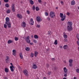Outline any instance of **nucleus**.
I'll list each match as a JSON object with an SVG mask.
<instances>
[{
	"mask_svg": "<svg viewBox=\"0 0 79 79\" xmlns=\"http://www.w3.org/2000/svg\"><path fill=\"white\" fill-rule=\"evenodd\" d=\"M10 21V19L8 17H6V21L5 23V24H6L7 25V26L8 28H10L11 27V23L9 22Z\"/></svg>",
	"mask_w": 79,
	"mask_h": 79,
	"instance_id": "obj_1",
	"label": "nucleus"
},
{
	"mask_svg": "<svg viewBox=\"0 0 79 79\" xmlns=\"http://www.w3.org/2000/svg\"><path fill=\"white\" fill-rule=\"evenodd\" d=\"M60 16L61 19V20L63 21L66 18V15L63 16V14L60 13Z\"/></svg>",
	"mask_w": 79,
	"mask_h": 79,
	"instance_id": "obj_2",
	"label": "nucleus"
},
{
	"mask_svg": "<svg viewBox=\"0 0 79 79\" xmlns=\"http://www.w3.org/2000/svg\"><path fill=\"white\" fill-rule=\"evenodd\" d=\"M67 29L68 31H72V30H73L72 26H68L67 27Z\"/></svg>",
	"mask_w": 79,
	"mask_h": 79,
	"instance_id": "obj_3",
	"label": "nucleus"
},
{
	"mask_svg": "<svg viewBox=\"0 0 79 79\" xmlns=\"http://www.w3.org/2000/svg\"><path fill=\"white\" fill-rule=\"evenodd\" d=\"M54 14V13H53V12H51L50 14V16H51V18H55V15H53Z\"/></svg>",
	"mask_w": 79,
	"mask_h": 79,
	"instance_id": "obj_4",
	"label": "nucleus"
},
{
	"mask_svg": "<svg viewBox=\"0 0 79 79\" xmlns=\"http://www.w3.org/2000/svg\"><path fill=\"white\" fill-rule=\"evenodd\" d=\"M23 73H24L25 76H28V74H29L28 73L27 70H25L23 71Z\"/></svg>",
	"mask_w": 79,
	"mask_h": 79,
	"instance_id": "obj_5",
	"label": "nucleus"
},
{
	"mask_svg": "<svg viewBox=\"0 0 79 79\" xmlns=\"http://www.w3.org/2000/svg\"><path fill=\"white\" fill-rule=\"evenodd\" d=\"M36 19L37 21L39 23V22H40V19H41L40 16H37L36 18Z\"/></svg>",
	"mask_w": 79,
	"mask_h": 79,
	"instance_id": "obj_6",
	"label": "nucleus"
},
{
	"mask_svg": "<svg viewBox=\"0 0 79 79\" xmlns=\"http://www.w3.org/2000/svg\"><path fill=\"white\" fill-rule=\"evenodd\" d=\"M30 25H33L34 24V21H33V19H30Z\"/></svg>",
	"mask_w": 79,
	"mask_h": 79,
	"instance_id": "obj_7",
	"label": "nucleus"
},
{
	"mask_svg": "<svg viewBox=\"0 0 79 79\" xmlns=\"http://www.w3.org/2000/svg\"><path fill=\"white\" fill-rule=\"evenodd\" d=\"M22 26L23 27H25L26 26V23L24 22H23L22 24Z\"/></svg>",
	"mask_w": 79,
	"mask_h": 79,
	"instance_id": "obj_8",
	"label": "nucleus"
},
{
	"mask_svg": "<svg viewBox=\"0 0 79 79\" xmlns=\"http://www.w3.org/2000/svg\"><path fill=\"white\" fill-rule=\"evenodd\" d=\"M11 10L13 12L15 11V7L14 5H13L11 6Z\"/></svg>",
	"mask_w": 79,
	"mask_h": 79,
	"instance_id": "obj_9",
	"label": "nucleus"
},
{
	"mask_svg": "<svg viewBox=\"0 0 79 79\" xmlns=\"http://www.w3.org/2000/svg\"><path fill=\"white\" fill-rule=\"evenodd\" d=\"M30 39V37L29 36L25 37V40L26 41L27 43H29V42H28L27 41V40H29Z\"/></svg>",
	"mask_w": 79,
	"mask_h": 79,
	"instance_id": "obj_10",
	"label": "nucleus"
},
{
	"mask_svg": "<svg viewBox=\"0 0 79 79\" xmlns=\"http://www.w3.org/2000/svg\"><path fill=\"white\" fill-rule=\"evenodd\" d=\"M10 68L12 72H13V71H14V69H13L15 68V67L14 66H12V67H10Z\"/></svg>",
	"mask_w": 79,
	"mask_h": 79,
	"instance_id": "obj_11",
	"label": "nucleus"
},
{
	"mask_svg": "<svg viewBox=\"0 0 79 79\" xmlns=\"http://www.w3.org/2000/svg\"><path fill=\"white\" fill-rule=\"evenodd\" d=\"M68 24L69 26H72V25L73 24V23H72V22H68Z\"/></svg>",
	"mask_w": 79,
	"mask_h": 79,
	"instance_id": "obj_12",
	"label": "nucleus"
},
{
	"mask_svg": "<svg viewBox=\"0 0 79 79\" xmlns=\"http://www.w3.org/2000/svg\"><path fill=\"white\" fill-rule=\"evenodd\" d=\"M64 72L65 73H66L68 72V69H66V67H64Z\"/></svg>",
	"mask_w": 79,
	"mask_h": 79,
	"instance_id": "obj_13",
	"label": "nucleus"
},
{
	"mask_svg": "<svg viewBox=\"0 0 79 79\" xmlns=\"http://www.w3.org/2000/svg\"><path fill=\"white\" fill-rule=\"evenodd\" d=\"M17 16L18 18H22V15L19 14H17Z\"/></svg>",
	"mask_w": 79,
	"mask_h": 79,
	"instance_id": "obj_14",
	"label": "nucleus"
},
{
	"mask_svg": "<svg viewBox=\"0 0 79 79\" xmlns=\"http://www.w3.org/2000/svg\"><path fill=\"white\" fill-rule=\"evenodd\" d=\"M33 69H36V68H37V65L35 64H33Z\"/></svg>",
	"mask_w": 79,
	"mask_h": 79,
	"instance_id": "obj_15",
	"label": "nucleus"
},
{
	"mask_svg": "<svg viewBox=\"0 0 79 79\" xmlns=\"http://www.w3.org/2000/svg\"><path fill=\"white\" fill-rule=\"evenodd\" d=\"M75 4V2H74V0H73L71 1V5H74Z\"/></svg>",
	"mask_w": 79,
	"mask_h": 79,
	"instance_id": "obj_16",
	"label": "nucleus"
},
{
	"mask_svg": "<svg viewBox=\"0 0 79 79\" xmlns=\"http://www.w3.org/2000/svg\"><path fill=\"white\" fill-rule=\"evenodd\" d=\"M52 70H56L57 69V67H56V66H54V67H52Z\"/></svg>",
	"mask_w": 79,
	"mask_h": 79,
	"instance_id": "obj_17",
	"label": "nucleus"
},
{
	"mask_svg": "<svg viewBox=\"0 0 79 79\" xmlns=\"http://www.w3.org/2000/svg\"><path fill=\"white\" fill-rule=\"evenodd\" d=\"M13 40H9L8 41V44H11V43H13Z\"/></svg>",
	"mask_w": 79,
	"mask_h": 79,
	"instance_id": "obj_18",
	"label": "nucleus"
},
{
	"mask_svg": "<svg viewBox=\"0 0 79 79\" xmlns=\"http://www.w3.org/2000/svg\"><path fill=\"white\" fill-rule=\"evenodd\" d=\"M63 47L64 50H66V49L68 48V45H64Z\"/></svg>",
	"mask_w": 79,
	"mask_h": 79,
	"instance_id": "obj_19",
	"label": "nucleus"
},
{
	"mask_svg": "<svg viewBox=\"0 0 79 79\" xmlns=\"http://www.w3.org/2000/svg\"><path fill=\"white\" fill-rule=\"evenodd\" d=\"M19 55H20V57L21 59H23V54H22V53H20L19 54Z\"/></svg>",
	"mask_w": 79,
	"mask_h": 79,
	"instance_id": "obj_20",
	"label": "nucleus"
},
{
	"mask_svg": "<svg viewBox=\"0 0 79 79\" xmlns=\"http://www.w3.org/2000/svg\"><path fill=\"white\" fill-rule=\"evenodd\" d=\"M4 70L6 73H8V68H5Z\"/></svg>",
	"mask_w": 79,
	"mask_h": 79,
	"instance_id": "obj_21",
	"label": "nucleus"
},
{
	"mask_svg": "<svg viewBox=\"0 0 79 79\" xmlns=\"http://www.w3.org/2000/svg\"><path fill=\"white\" fill-rule=\"evenodd\" d=\"M38 54V52H35L34 55L35 57H36L37 56V55Z\"/></svg>",
	"mask_w": 79,
	"mask_h": 79,
	"instance_id": "obj_22",
	"label": "nucleus"
},
{
	"mask_svg": "<svg viewBox=\"0 0 79 79\" xmlns=\"http://www.w3.org/2000/svg\"><path fill=\"white\" fill-rule=\"evenodd\" d=\"M25 50L26 51H29L30 50V48L28 47H26L25 48Z\"/></svg>",
	"mask_w": 79,
	"mask_h": 79,
	"instance_id": "obj_23",
	"label": "nucleus"
},
{
	"mask_svg": "<svg viewBox=\"0 0 79 79\" xmlns=\"http://www.w3.org/2000/svg\"><path fill=\"white\" fill-rule=\"evenodd\" d=\"M54 44L55 45H57V44H58V41L57 40H55Z\"/></svg>",
	"mask_w": 79,
	"mask_h": 79,
	"instance_id": "obj_24",
	"label": "nucleus"
},
{
	"mask_svg": "<svg viewBox=\"0 0 79 79\" xmlns=\"http://www.w3.org/2000/svg\"><path fill=\"white\" fill-rule=\"evenodd\" d=\"M34 38H35V39H38V38H39V37L37 35H35L34 36Z\"/></svg>",
	"mask_w": 79,
	"mask_h": 79,
	"instance_id": "obj_25",
	"label": "nucleus"
},
{
	"mask_svg": "<svg viewBox=\"0 0 79 79\" xmlns=\"http://www.w3.org/2000/svg\"><path fill=\"white\" fill-rule=\"evenodd\" d=\"M30 2L31 5H33L34 4V1H30Z\"/></svg>",
	"mask_w": 79,
	"mask_h": 79,
	"instance_id": "obj_26",
	"label": "nucleus"
},
{
	"mask_svg": "<svg viewBox=\"0 0 79 79\" xmlns=\"http://www.w3.org/2000/svg\"><path fill=\"white\" fill-rule=\"evenodd\" d=\"M73 60L72 59H70L69 60V63H73Z\"/></svg>",
	"mask_w": 79,
	"mask_h": 79,
	"instance_id": "obj_27",
	"label": "nucleus"
},
{
	"mask_svg": "<svg viewBox=\"0 0 79 79\" xmlns=\"http://www.w3.org/2000/svg\"><path fill=\"white\" fill-rule=\"evenodd\" d=\"M5 6L6 7H7V8L9 7V5L8 3L6 4Z\"/></svg>",
	"mask_w": 79,
	"mask_h": 79,
	"instance_id": "obj_28",
	"label": "nucleus"
},
{
	"mask_svg": "<svg viewBox=\"0 0 79 79\" xmlns=\"http://www.w3.org/2000/svg\"><path fill=\"white\" fill-rule=\"evenodd\" d=\"M10 13V9H9L6 10L7 13Z\"/></svg>",
	"mask_w": 79,
	"mask_h": 79,
	"instance_id": "obj_29",
	"label": "nucleus"
},
{
	"mask_svg": "<svg viewBox=\"0 0 79 79\" xmlns=\"http://www.w3.org/2000/svg\"><path fill=\"white\" fill-rule=\"evenodd\" d=\"M30 56L31 57H33L34 56V53H31V54L30 55Z\"/></svg>",
	"mask_w": 79,
	"mask_h": 79,
	"instance_id": "obj_30",
	"label": "nucleus"
},
{
	"mask_svg": "<svg viewBox=\"0 0 79 79\" xmlns=\"http://www.w3.org/2000/svg\"><path fill=\"white\" fill-rule=\"evenodd\" d=\"M77 37L78 40L79 41V35L78 34H77Z\"/></svg>",
	"mask_w": 79,
	"mask_h": 79,
	"instance_id": "obj_31",
	"label": "nucleus"
},
{
	"mask_svg": "<svg viewBox=\"0 0 79 79\" xmlns=\"http://www.w3.org/2000/svg\"><path fill=\"white\" fill-rule=\"evenodd\" d=\"M15 39L16 41H17V40H18V38L15 37Z\"/></svg>",
	"mask_w": 79,
	"mask_h": 79,
	"instance_id": "obj_32",
	"label": "nucleus"
},
{
	"mask_svg": "<svg viewBox=\"0 0 79 79\" xmlns=\"http://www.w3.org/2000/svg\"><path fill=\"white\" fill-rule=\"evenodd\" d=\"M6 62L7 63V62H8V60H9V58H8V56H6Z\"/></svg>",
	"mask_w": 79,
	"mask_h": 79,
	"instance_id": "obj_33",
	"label": "nucleus"
},
{
	"mask_svg": "<svg viewBox=\"0 0 79 79\" xmlns=\"http://www.w3.org/2000/svg\"><path fill=\"white\" fill-rule=\"evenodd\" d=\"M35 10L36 11H39V7H36L35 8Z\"/></svg>",
	"mask_w": 79,
	"mask_h": 79,
	"instance_id": "obj_34",
	"label": "nucleus"
},
{
	"mask_svg": "<svg viewBox=\"0 0 79 79\" xmlns=\"http://www.w3.org/2000/svg\"><path fill=\"white\" fill-rule=\"evenodd\" d=\"M67 35H64V37L65 39H66V38H67Z\"/></svg>",
	"mask_w": 79,
	"mask_h": 79,
	"instance_id": "obj_35",
	"label": "nucleus"
},
{
	"mask_svg": "<svg viewBox=\"0 0 79 79\" xmlns=\"http://www.w3.org/2000/svg\"><path fill=\"white\" fill-rule=\"evenodd\" d=\"M76 72L77 73H79V69H77L76 70Z\"/></svg>",
	"mask_w": 79,
	"mask_h": 79,
	"instance_id": "obj_36",
	"label": "nucleus"
},
{
	"mask_svg": "<svg viewBox=\"0 0 79 79\" xmlns=\"http://www.w3.org/2000/svg\"><path fill=\"white\" fill-rule=\"evenodd\" d=\"M4 27L5 28H6V27H7V25H6V24H4Z\"/></svg>",
	"mask_w": 79,
	"mask_h": 79,
	"instance_id": "obj_37",
	"label": "nucleus"
},
{
	"mask_svg": "<svg viewBox=\"0 0 79 79\" xmlns=\"http://www.w3.org/2000/svg\"><path fill=\"white\" fill-rule=\"evenodd\" d=\"M46 67L47 68H48L49 67V64H46Z\"/></svg>",
	"mask_w": 79,
	"mask_h": 79,
	"instance_id": "obj_38",
	"label": "nucleus"
},
{
	"mask_svg": "<svg viewBox=\"0 0 79 79\" xmlns=\"http://www.w3.org/2000/svg\"><path fill=\"white\" fill-rule=\"evenodd\" d=\"M51 73H52V72H48L47 73V74L48 75H50V74H51Z\"/></svg>",
	"mask_w": 79,
	"mask_h": 79,
	"instance_id": "obj_39",
	"label": "nucleus"
},
{
	"mask_svg": "<svg viewBox=\"0 0 79 79\" xmlns=\"http://www.w3.org/2000/svg\"><path fill=\"white\" fill-rule=\"evenodd\" d=\"M4 1L5 3H7L8 2V0H4Z\"/></svg>",
	"mask_w": 79,
	"mask_h": 79,
	"instance_id": "obj_40",
	"label": "nucleus"
},
{
	"mask_svg": "<svg viewBox=\"0 0 79 79\" xmlns=\"http://www.w3.org/2000/svg\"><path fill=\"white\" fill-rule=\"evenodd\" d=\"M69 65L70 67H72V63H69Z\"/></svg>",
	"mask_w": 79,
	"mask_h": 79,
	"instance_id": "obj_41",
	"label": "nucleus"
},
{
	"mask_svg": "<svg viewBox=\"0 0 79 79\" xmlns=\"http://www.w3.org/2000/svg\"><path fill=\"white\" fill-rule=\"evenodd\" d=\"M27 14H28V15H29V14H30V11H29V10H27Z\"/></svg>",
	"mask_w": 79,
	"mask_h": 79,
	"instance_id": "obj_42",
	"label": "nucleus"
},
{
	"mask_svg": "<svg viewBox=\"0 0 79 79\" xmlns=\"http://www.w3.org/2000/svg\"><path fill=\"white\" fill-rule=\"evenodd\" d=\"M13 54L14 56H16V52H13Z\"/></svg>",
	"mask_w": 79,
	"mask_h": 79,
	"instance_id": "obj_43",
	"label": "nucleus"
},
{
	"mask_svg": "<svg viewBox=\"0 0 79 79\" xmlns=\"http://www.w3.org/2000/svg\"><path fill=\"white\" fill-rule=\"evenodd\" d=\"M45 16H48V13L47 12L45 13Z\"/></svg>",
	"mask_w": 79,
	"mask_h": 79,
	"instance_id": "obj_44",
	"label": "nucleus"
},
{
	"mask_svg": "<svg viewBox=\"0 0 79 79\" xmlns=\"http://www.w3.org/2000/svg\"><path fill=\"white\" fill-rule=\"evenodd\" d=\"M64 42H65L68 41V40L66 39H64Z\"/></svg>",
	"mask_w": 79,
	"mask_h": 79,
	"instance_id": "obj_45",
	"label": "nucleus"
},
{
	"mask_svg": "<svg viewBox=\"0 0 79 79\" xmlns=\"http://www.w3.org/2000/svg\"><path fill=\"white\" fill-rule=\"evenodd\" d=\"M33 42H34V43H37V41L35 40H33Z\"/></svg>",
	"mask_w": 79,
	"mask_h": 79,
	"instance_id": "obj_46",
	"label": "nucleus"
},
{
	"mask_svg": "<svg viewBox=\"0 0 79 79\" xmlns=\"http://www.w3.org/2000/svg\"><path fill=\"white\" fill-rule=\"evenodd\" d=\"M55 60V58H52V59H51V60L52 61H54Z\"/></svg>",
	"mask_w": 79,
	"mask_h": 79,
	"instance_id": "obj_47",
	"label": "nucleus"
},
{
	"mask_svg": "<svg viewBox=\"0 0 79 79\" xmlns=\"http://www.w3.org/2000/svg\"><path fill=\"white\" fill-rule=\"evenodd\" d=\"M37 27H40V25H37Z\"/></svg>",
	"mask_w": 79,
	"mask_h": 79,
	"instance_id": "obj_48",
	"label": "nucleus"
},
{
	"mask_svg": "<svg viewBox=\"0 0 79 79\" xmlns=\"http://www.w3.org/2000/svg\"><path fill=\"white\" fill-rule=\"evenodd\" d=\"M51 31H48V34H49V35H50L51 33Z\"/></svg>",
	"mask_w": 79,
	"mask_h": 79,
	"instance_id": "obj_49",
	"label": "nucleus"
},
{
	"mask_svg": "<svg viewBox=\"0 0 79 79\" xmlns=\"http://www.w3.org/2000/svg\"><path fill=\"white\" fill-rule=\"evenodd\" d=\"M66 14H67V15H68V16H69L70 14V13H69V12H68Z\"/></svg>",
	"mask_w": 79,
	"mask_h": 79,
	"instance_id": "obj_50",
	"label": "nucleus"
},
{
	"mask_svg": "<svg viewBox=\"0 0 79 79\" xmlns=\"http://www.w3.org/2000/svg\"><path fill=\"white\" fill-rule=\"evenodd\" d=\"M67 75V73H66L64 75V77H66Z\"/></svg>",
	"mask_w": 79,
	"mask_h": 79,
	"instance_id": "obj_51",
	"label": "nucleus"
},
{
	"mask_svg": "<svg viewBox=\"0 0 79 79\" xmlns=\"http://www.w3.org/2000/svg\"><path fill=\"white\" fill-rule=\"evenodd\" d=\"M60 3H61V4L62 5H63V4H64V3H63V1H61L60 2Z\"/></svg>",
	"mask_w": 79,
	"mask_h": 79,
	"instance_id": "obj_52",
	"label": "nucleus"
},
{
	"mask_svg": "<svg viewBox=\"0 0 79 79\" xmlns=\"http://www.w3.org/2000/svg\"><path fill=\"white\" fill-rule=\"evenodd\" d=\"M47 20H48V21H50V18L49 17H48L47 18Z\"/></svg>",
	"mask_w": 79,
	"mask_h": 79,
	"instance_id": "obj_53",
	"label": "nucleus"
},
{
	"mask_svg": "<svg viewBox=\"0 0 79 79\" xmlns=\"http://www.w3.org/2000/svg\"><path fill=\"white\" fill-rule=\"evenodd\" d=\"M33 10H35V6H33Z\"/></svg>",
	"mask_w": 79,
	"mask_h": 79,
	"instance_id": "obj_54",
	"label": "nucleus"
},
{
	"mask_svg": "<svg viewBox=\"0 0 79 79\" xmlns=\"http://www.w3.org/2000/svg\"><path fill=\"white\" fill-rule=\"evenodd\" d=\"M10 64L11 65V66H10V67H13L14 66L13 65V64H12V63H10Z\"/></svg>",
	"mask_w": 79,
	"mask_h": 79,
	"instance_id": "obj_55",
	"label": "nucleus"
},
{
	"mask_svg": "<svg viewBox=\"0 0 79 79\" xmlns=\"http://www.w3.org/2000/svg\"><path fill=\"white\" fill-rule=\"evenodd\" d=\"M12 52H16V50L14 49L12 51Z\"/></svg>",
	"mask_w": 79,
	"mask_h": 79,
	"instance_id": "obj_56",
	"label": "nucleus"
},
{
	"mask_svg": "<svg viewBox=\"0 0 79 79\" xmlns=\"http://www.w3.org/2000/svg\"><path fill=\"white\" fill-rule=\"evenodd\" d=\"M38 2H39V3H41L42 1H41V0H38Z\"/></svg>",
	"mask_w": 79,
	"mask_h": 79,
	"instance_id": "obj_57",
	"label": "nucleus"
},
{
	"mask_svg": "<svg viewBox=\"0 0 79 79\" xmlns=\"http://www.w3.org/2000/svg\"><path fill=\"white\" fill-rule=\"evenodd\" d=\"M27 41H28V42H29V43H27L28 44L30 43L31 42V41L30 40H27Z\"/></svg>",
	"mask_w": 79,
	"mask_h": 79,
	"instance_id": "obj_58",
	"label": "nucleus"
},
{
	"mask_svg": "<svg viewBox=\"0 0 79 79\" xmlns=\"http://www.w3.org/2000/svg\"><path fill=\"white\" fill-rule=\"evenodd\" d=\"M29 43L30 44V45H33V43H31L30 42V43Z\"/></svg>",
	"mask_w": 79,
	"mask_h": 79,
	"instance_id": "obj_59",
	"label": "nucleus"
},
{
	"mask_svg": "<svg viewBox=\"0 0 79 79\" xmlns=\"http://www.w3.org/2000/svg\"><path fill=\"white\" fill-rule=\"evenodd\" d=\"M60 48H63V47L61 46H60Z\"/></svg>",
	"mask_w": 79,
	"mask_h": 79,
	"instance_id": "obj_60",
	"label": "nucleus"
},
{
	"mask_svg": "<svg viewBox=\"0 0 79 79\" xmlns=\"http://www.w3.org/2000/svg\"><path fill=\"white\" fill-rule=\"evenodd\" d=\"M73 79H77L76 78V77H74L73 78Z\"/></svg>",
	"mask_w": 79,
	"mask_h": 79,
	"instance_id": "obj_61",
	"label": "nucleus"
},
{
	"mask_svg": "<svg viewBox=\"0 0 79 79\" xmlns=\"http://www.w3.org/2000/svg\"><path fill=\"white\" fill-rule=\"evenodd\" d=\"M43 79H46V77H44Z\"/></svg>",
	"mask_w": 79,
	"mask_h": 79,
	"instance_id": "obj_62",
	"label": "nucleus"
},
{
	"mask_svg": "<svg viewBox=\"0 0 79 79\" xmlns=\"http://www.w3.org/2000/svg\"><path fill=\"white\" fill-rule=\"evenodd\" d=\"M63 79H66V78L64 77V78H63Z\"/></svg>",
	"mask_w": 79,
	"mask_h": 79,
	"instance_id": "obj_63",
	"label": "nucleus"
},
{
	"mask_svg": "<svg viewBox=\"0 0 79 79\" xmlns=\"http://www.w3.org/2000/svg\"><path fill=\"white\" fill-rule=\"evenodd\" d=\"M5 79H8V78H7L6 77H5Z\"/></svg>",
	"mask_w": 79,
	"mask_h": 79,
	"instance_id": "obj_64",
	"label": "nucleus"
}]
</instances>
